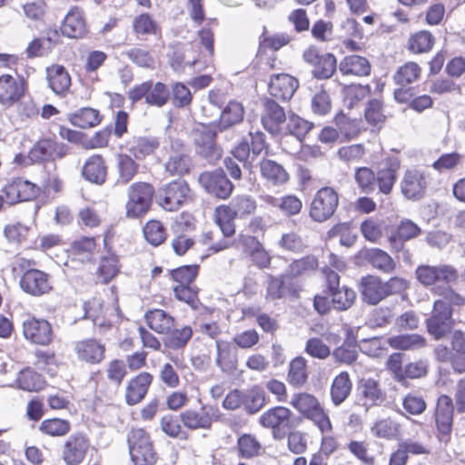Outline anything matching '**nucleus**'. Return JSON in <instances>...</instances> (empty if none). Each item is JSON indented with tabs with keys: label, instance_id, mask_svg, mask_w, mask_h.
I'll return each instance as SVG.
<instances>
[{
	"label": "nucleus",
	"instance_id": "58",
	"mask_svg": "<svg viewBox=\"0 0 465 465\" xmlns=\"http://www.w3.org/2000/svg\"><path fill=\"white\" fill-rule=\"evenodd\" d=\"M229 209L220 205L215 209L216 223L220 227L223 236L229 238L235 233V223L236 219Z\"/></svg>",
	"mask_w": 465,
	"mask_h": 465
},
{
	"label": "nucleus",
	"instance_id": "47",
	"mask_svg": "<svg viewBox=\"0 0 465 465\" xmlns=\"http://www.w3.org/2000/svg\"><path fill=\"white\" fill-rule=\"evenodd\" d=\"M217 355L215 362L223 371H232L235 368V355L230 345L222 341H216Z\"/></svg>",
	"mask_w": 465,
	"mask_h": 465
},
{
	"label": "nucleus",
	"instance_id": "27",
	"mask_svg": "<svg viewBox=\"0 0 465 465\" xmlns=\"http://www.w3.org/2000/svg\"><path fill=\"white\" fill-rule=\"evenodd\" d=\"M360 291L363 302L375 305L386 298L384 283L381 278L373 275L362 277Z\"/></svg>",
	"mask_w": 465,
	"mask_h": 465
},
{
	"label": "nucleus",
	"instance_id": "1",
	"mask_svg": "<svg viewBox=\"0 0 465 465\" xmlns=\"http://www.w3.org/2000/svg\"><path fill=\"white\" fill-rule=\"evenodd\" d=\"M215 124H200L192 131V137L195 153L207 161L215 164L223 156V148L216 141L217 134L220 132Z\"/></svg>",
	"mask_w": 465,
	"mask_h": 465
},
{
	"label": "nucleus",
	"instance_id": "8",
	"mask_svg": "<svg viewBox=\"0 0 465 465\" xmlns=\"http://www.w3.org/2000/svg\"><path fill=\"white\" fill-rule=\"evenodd\" d=\"M415 274L417 280L422 285H437L435 292L439 286L449 285L458 278L457 270L449 264L439 266L420 265L416 269Z\"/></svg>",
	"mask_w": 465,
	"mask_h": 465
},
{
	"label": "nucleus",
	"instance_id": "35",
	"mask_svg": "<svg viewBox=\"0 0 465 465\" xmlns=\"http://www.w3.org/2000/svg\"><path fill=\"white\" fill-rule=\"evenodd\" d=\"M117 184L125 185L138 173L139 164L128 154L120 153L116 158Z\"/></svg>",
	"mask_w": 465,
	"mask_h": 465
},
{
	"label": "nucleus",
	"instance_id": "21",
	"mask_svg": "<svg viewBox=\"0 0 465 465\" xmlns=\"http://www.w3.org/2000/svg\"><path fill=\"white\" fill-rule=\"evenodd\" d=\"M358 391L362 405L367 409L381 406L386 401V391L379 381L373 378H362L358 384Z\"/></svg>",
	"mask_w": 465,
	"mask_h": 465
},
{
	"label": "nucleus",
	"instance_id": "18",
	"mask_svg": "<svg viewBox=\"0 0 465 465\" xmlns=\"http://www.w3.org/2000/svg\"><path fill=\"white\" fill-rule=\"evenodd\" d=\"M19 284L25 293L35 297L48 293L52 289L50 275L38 269L25 272Z\"/></svg>",
	"mask_w": 465,
	"mask_h": 465
},
{
	"label": "nucleus",
	"instance_id": "17",
	"mask_svg": "<svg viewBox=\"0 0 465 465\" xmlns=\"http://www.w3.org/2000/svg\"><path fill=\"white\" fill-rule=\"evenodd\" d=\"M90 447L91 443L86 435L72 434L63 446L62 459L66 465H79L84 460Z\"/></svg>",
	"mask_w": 465,
	"mask_h": 465
},
{
	"label": "nucleus",
	"instance_id": "43",
	"mask_svg": "<svg viewBox=\"0 0 465 465\" xmlns=\"http://www.w3.org/2000/svg\"><path fill=\"white\" fill-rule=\"evenodd\" d=\"M120 271L118 256L114 253H109L100 259L97 274L102 282L107 283L114 279Z\"/></svg>",
	"mask_w": 465,
	"mask_h": 465
},
{
	"label": "nucleus",
	"instance_id": "61",
	"mask_svg": "<svg viewBox=\"0 0 465 465\" xmlns=\"http://www.w3.org/2000/svg\"><path fill=\"white\" fill-rule=\"evenodd\" d=\"M354 179L362 193L368 194L375 190L376 174L371 168H356Z\"/></svg>",
	"mask_w": 465,
	"mask_h": 465
},
{
	"label": "nucleus",
	"instance_id": "31",
	"mask_svg": "<svg viewBox=\"0 0 465 465\" xmlns=\"http://www.w3.org/2000/svg\"><path fill=\"white\" fill-rule=\"evenodd\" d=\"M339 70L343 75L367 76L370 75L371 65L370 61L361 55L345 56L339 64Z\"/></svg>",
	"mask_w": 465,
	"mask_h": 465
},
{
	"label": "nucleus",
	"instance_id": "24",
	"mask_svg": "<svg viewBox=\"0 0 465 465\" xmlns=\"http://www.w3.org/2000/svg\"><path fill=\"white\" fill-rule=\"evenodd\" d=\"M264 113L262 116V124L266 131L272 134L281 133V124L286 121L284 109L275 101L266 98L263 102Z\"/></svg>",
	"mask_w": 465,
	"mask_h": 465
},
{
	"label": "nucleus",
	"instance_id": "4",
	"mask_svg": "<svg viewBox=\"0 0 465 465\" xmlns=\"http://www.w3.org/2000/svg\"><path fill=\"white\" fill-rule=\"evenodd\" d=\"M191 199V189L184 180H174L158 189L157 203L166 211L179 210Z\"/></svg>",
	"mask_w": 465,
	"mask_h": 465
},
{
	"label": "nucleus",
	"instance_id": "40",
	"mask_svg": "<svg viewBox=\"0 0 465 465\" xmlns=\"http://www.w3.org/2000/svg\"><path fill=\"white\" fill-rule=\"evenodd\" d=\"M365 259L372 267L384 273H391L396 267L393 259L386 252L378 248L367 250Z\"/></svg>",
	"mask_w": 465,
	"mask_h": 465
},
{
	"label": "nucleus",
	"instance_id": "10",
	"mask_svg": "<svg viewBox=\"0 0 465 465\" xmlns=\"http://www.w3.org/2000/svg\"><path fill=\"white\" fill-rule=\"evenodd\" d=\"M453 324L452 310L449 304L442 300L435 301L431 316L427 320L428 332L435 340H440L451 331Z\"/></svg>",
	"mask_w": 465,
	"mask_h": 465
},
{
	"label": "nucleus",
	"instance_id": "32",
	"mask_svg": "<svg viewBox=\"0 0 465 465\" xmlns=\"http://www.w3.org/2000/svg\"><path fill=\"white\" fill-rule=\"evenodd\" d=\"M49 87L58 95L65 94L71 86V77L64 66L53 64L46 69Z\"/></svg>",
	"mask_w": 465,
	"mask_h": 465
},
{
	"label": "nucleus",
	"instance_id": "37",
	"mask_svg": "<svg viewBox=\"0 0 465 465\" xmlns=\"http://www.w3.org/2000/svg\"><path fill=\"white\" fill-rule=\"evenodd\" d=\"M223 206L229 209L236 219H242L255 212L257 203L252 196L242 194L235 196L228 205Z\"/></svg>",
	"mask_w": 465,
	"mask_h": 465
},
{
	"label": "nucleus",
	"instance_id": "41",
	"mask_svg": "<svg viewBox=\"0 0 465 465\" xmlns=\"http://www.w3.org/2000/svg\"><path fill=\"white\" fill-rule=\"evenodd\" d=\"M388 343L391 348L396 350L411 351L424 347L426 345V340L423 336L417 333L401 334L390 337Z\"/></svg>",
	"mask_w": 465,
	"mask_h": 465
},
{
	"label": "nucleus",
	"instance_id": "5",
	"mask_svg": "<svg viewBox=\"0 0 465 465\" xmlns=\"http://www.w3.org/2000/svg\"><path fill=\"white\" fill-rule=\"evenodd\" d=\"M338 205V193L332 187H322L313 196L309 215L314 222H326L334 214Z\"/></svg>",
	"mask_w": 465,
	"mask_h": 465
},
{
	"label": "nucleus",
	"instance_id": "3",
	"mask_svg": "<svg viewBox=\"0 0 465 465\" xmlns=\"http://www.w3.org/2000/svg\"><path fill=\"white\" fill-rule=\"evenodd\" d=\"M154 195L153 186L145 182L132 183L127 189L125 216L129 219L143 217L149 210Z\"/></svg>",
	"mask_w": 465,
	"mask_h": 465
},
{
	"label": "nucleus",
	"instance_id": "16",
	"mask_svg": "<svg viewBox=\"0 0 465 465\" xmlns=\"http://www.w3.org/2000/svg\"><path fill=\"white\" fill-rule=\"evenodd\" d=\"M5 199L9 204L31 201L39 194V188L21 177H15L6 182L2 189Z\"/></svg>",
	"mask_w": 465,
	"mask_h": 465
},
{
	"label": "nucleus",
	"instance_id": "48",
	"mask_svg": "<svg viewBox=\"0 0 465 465\" xmlns=\"http://www.w3.org/2000/svg\"><path fill=\"white\" fill-rule=\"evenodd\" d=\"M237 448L241 458L250 459L259 455L262 445L255 436L243 434L237 440Z\"/></svg>",
	"mask_w": 465,
	"mask_h": 465
},
{
	"label": "nucleus",
	"instance_id": "42",
	"mask_svg": "<svg viewBox=\"0 0 465 465\" xmlns=\"http://www.w3.org/2000/svg\"><path fill=\"white\" fill-rule=\"evenodd\" d=\"M160 145L155 137H134L130 143L129 152L136 159H143L152 154Z\"/></svg>",
	"mask_w": 465,
	"mask_h": 465
},
{
	"label": "nucleus",
	"instance_id": "13",
	"mask_svg": "<svg viewBox=\"0 0 465 465\" xmlns=\"http://www.w3.org/2000/svg\"><path fill=\"white\" fill-rule=\"evenodd\" d=\"M429 183L430 177L425 172L408 169L401 181V192L406 199L418 201L424 197Z\"/></svg>",
	"mask_w": 465,
	"mask_h": 465
},
{
	"label": "nucleus",
	"instance_id": "7",
	"mask_svg": "<svg viewBox=\"0 0 465 465\" xmlns=\"http://www.w3.org/2000/svg\"><path fill=\"white\" fill-rule=\"evenodd\" d=\"M179 417L183 425L189 430H210L213 423L220 420L221 412L217 406L204 404L198 409H186Z\"/></svg>",
	"mask_w": 465,
	"mask_h": 465
},
{
	"label": "nucleus",
	"instance_id": "56",
	"mask_svg": "<svg viewBox=\"0 0 465 465\" xmlns=\"http://www.w3.org/2000/svg\"><path fill=\"white\" fill-rule=\"evenodd\" d=\"M133 28L136 35H156L160 26L153 16L148 13L137 15L133 21Z\"/></svg>",
	"mask_w": 465,
	"mask_h": 465
},
{
	"label": "nucleus",
	"instance_id": "12",
	"mask_svg": "<svg viewBox=\"0 0 465 465\" xmlns=\"http://www.w3.org/2000/svg\"><path fill=\"white\" fill-rule=\"evenodd\" d=\"M198 182L209 194L222 200L229 198L233 190V184L222 169L202 173Z\"/></svg>",
	"mask_w": 465,
	"mask_h": 465
},
{
	"label": "nucleus",
	"instance_id": "46",
	"mask_svg": "<svg viewBox=\"0 0 465 465\" xmlns=\"http://www.w3.org/2000/svg\"><path fill=\"white\" fill-rule=\"evenodd\" d=\"M265 404L264 391L259 387H253L243 391L242 408L248 414L258 412Z\"/></svg>",
	"mask_w": 465,
	"mask_h": 465
},
{
	"label": "nucleus",
	"instance_id": "55",
	"mask_svg": "<svg viewBox=\"0 0 465 465\" xmlns=\"http://www.w3.org/2000/svg\"><path fill=\"white\" fill-rule=\"evenodd\" d=\"M318 267V260L313 255L304 256L301 259L294 260L286 271L290 274L291 279L314 271Z\"/></svg>",
	"mask_w": 465,
	"mask_h": 465
},
{
	"label": "nucleus",
	"instance_id": "23",
	"mask_svg": "<svg viewBox=\"0 0 465 465\" xmlns=\"http://www.w3.org/2000/svg\"><path fill=\"white\" fill-rule=\"evenodd\" d=\"M61 32L69 38H82L87 32L84 12L79 7H73L64 16L61 25Z\"/></svg>",
	"mask_w": 465,
	"mask_h": 465
},
{
	"label": "nucleus",
	"instance_id": "57",
	"mask_svg": "<svg viewBox=\"0 0 465 465\" xmlns=\"http://www.w3.org/2000/svg\"><path fill=\"white\" fill-rule=\"evenodd\" d=\"M170 91L168 87L161 83H153L151 81L148 96H146V104L157 107H162L168 102Z\"/></svg>",
	"mask_w": 465,
	"mask_h": 465
},
{
	"label": "nucleus",
	"instance_id": "36",
	"mask_svg": "<svg viewBox=\"0 0 465 465\" xmlns=\"http://www.w3.org/2000/svg\"><path fill=\"white\" fill-rule=\"evenodd\" d=\"M352 383L347 372L342 371L332 381L331 386V401L335 406L341 405L351 394Z\"/></svg>",
	"mask_w": 465,
	"mask_h": 465
},
{
	"label": "nucleus",
	"instance_id": "19",
	"mask_svg": "<svg viewBox=\"0 0 465 465\" xmlns=\"http://www.w3.org/2000/svg\"><path fill=\"white\" fill-rule=\"evenodd\" d=\"M26 89V82L23 77H14L10 74L0 76V104L10 107L20 101Z\"/></svg>",
	"mask_w": 465,
	"mask_h": 465
},
{
	"label": "nucleus",
	"instance_id": "53",
	"mask_svg": "<svg viewBox=\"0 0 465 465\" xmlns=\"http://www.w3.org/2000/svg\"><path fill=\"white\" fill-rule=\"evenodd\" d=\"M29 232V227L20 222L8 223L4 228V235L7 242L15 246H20Z\"/></svg>",
	"mask_w": 465,
	"mask_h": 465
},
{
	"label": "nucleus",
	"instance_id": "28",
	"mask_svg": "<svg viewBox=\"0 0 465 465\" xmlns=\"http://www.w3.org/2000/svg\"><path fill=\"white\" fill-rule=\"evenodd\" d=\"M153 381V376L146 371L139 373L133 378L127 385L125 399L129 405L139 403L146 395Z\"/></svg>",
	"mask_w": 465,
	"mask_h": 465
},
{
	"label": "nucleus",
	"instance_id": "34",
	"mask_svg": "<svg viewBox=\"0 0 465 465\" xmlns=\"http://www.w3.org/2000/svg\"><path fill=\"white\" fill-rule=\"evenodd\" d=\"M308 377L307 361L302 356L292 359L289 363L288 383L293 388H302L307 382Z\"/></svg>",
	"mask_w": 465,
	"mask_h": 465
},
{
	"label": "nucleus",
	"instance_id": "6",
	"mask_svg": "<svg viewBox=\"0 0 465 465\" xmlns=\"http://www.w3.org/2000/svg\"><path fill=\"white\" fill-rule=\"evenodd\" d=\"M190 150L180 139L170 138L169 156L164 163L165 171L170 175L183 176L193 168Z\"/></svg>",
	"mask_w": 465,
	"mask_h": 465
},
{
	"label": "nucleus",
	"instance_id": "63",
	"mask_svg": "<svg viewBox=\"0 0 465 465\" xmlns=\"http://www.w3.org/2000/svg\"><path fill=\"white\" fill-rule=\"evenodd\" d=\"M291 404L305 417L320 405L314 396L306 392L294 394L292 398Z\"/></svg>",
	"mask_w": 465,
	"mask_h": 465
},
{
	"label": "nucleus",
	"instance_id": "50",
	"mask_svg": "<svg viewBox=\"0 0 465 465\" xmlns=\"http://www.w3.org/2000/svg\"><path fill=\"white\" fill-rule=\"evenodd\" d=\"M434 45V36L429 31H420L409 39V49L414 54L429 52Z\"/></svg>",
	"mask_w": 465,
	"mask_h": 465
},
{
	"label": "nucleus",
	"instance_id": "64",
	"mask_svg": "<svg viewBox=\"0 0 465 465\" xmlns=\"http://www.w3.org/2000/svg\"><path fill=\"white\" fill-rule=\"evenodd\" d=\"M399 431L400 424L390 418L380 420L371 427V432L379 438L393 439Z\"/></svg>",
	"mask_w": 465,
	"mask_h": 465
},
{
	"label": "nucleus",
	"instance_id": "44",
	"mask_svg": "<svg viewBox=\"0 0 465 465\" xmlns=\"http://www.w3.org/2000/svg\"><path fill=\"white\" fill-rule=\"evenodd\" d=\"M165 333L167 334L164 339L165 346L172 350H179L186 346L193 332V329L186 325L180 329H171Z\"/></svg>",
	"mask_w": 465,
	"mask_h": 465
},
{
	"label": "nucleus",
	"instance_id": "14",
	"mask_svg": "<svg viewBox=\"0 0 465 465\" xmlns=\"http://www.w3.org/2000/svg\"><path fill=\"white\" fill-rule=\"evenodd\" d=\"M68 153V147L52 138H43L35 143L28 153L32 163L45 161H55L64 158Z\"/></svg>",
	"mask_w": 465,
	"mask_h": 465
},
{
	"label": "nucleus",
	"instance_id": "15",
	"mask_svg": "<svg viewBox=\"0 0 465 465\" xmlns=\"http://www.w3.org/2000/svg\"><path fill=\"white\" fill-rule=\"evenodd\" d=\"M300 290L299 284L291 279L290 274L286 272L279 276L269 274L267 277L265 299L272 302L287 297L296 298Z\"/></svg>",
	"mask_w": 465,
	"mask_h": 465
},
{
	"label": "nucleus",
	"instance_id": "49",
	"mask_svg": "<svg viewBox=\"0 0 465 465\" xmlns=\"http://www.w3.org/2000/svg\"><path fill=\"white\" fill-rule=\"evenodd\" d=\"M145 240L153 246L162 244L167 236L166 229L163 223L156 220H151L143 226Z\"/></svg>",
	"mask_w": 465,
	"mask_h": 465
},
{
	"label": "nucleus",
	"instance_id": "33",
	"mask_svg": "<svg viewBox=\"0 0 465 465\" xmlns=\"http://www.w3.org/2000/svg\"><path fill=\"white\" fill-rule=\"evenodd\" d=\"M260 172L262 178L273 185L285 183L289 174L282 164L271 159H262L260 163Z\"/></svg>",
	"mask_w": 465,
	"mask_h": 465
},
{
	"label": "nucleus",
	"instance_id": "2",
	"mask_svg": "<svg viewBox=\"0 0 465 465\" xmlns=\"http://www.w3.org/2000/svg\"><path fill=\"white\" fill-rule=\"evenodd\" d=\"M132 460L135 465H153L157 453L149 433L141 428H133L127 435Z\"/></svg>",
	"mask_w": 465,
	"mask_h": 465
},
{
	"label": "nucleus",
	"instance_id": "60",
	"mask_svg": "<svg viewBox=\"0 0 465 465\" xmlns=\"http://www.w3.org/2000/svg\"><path fill=\"white\" fill-rule=\"evenodd\" d=\"M403 410L410 415H420L427 408L423 396L416 391L407 393L402 398Z\"/></svg>",
	"mask_w": 465,
	"mask_h": 465
},
{
	"label": "nucleus",
	"instance_id": "20",
	"mask_svg": "<svg viewBox=\"0 0 465 465\" xmlns=\"http://www.w3.org/2000/svg\"><path fill=\"white\" fill-rule=\"evenodd\" d=\"M23 333L26 340L40 345L49 344L53 338L50 323L45 320L35 317L24 321Z\"/></svg>",
	"mask_w": 465,
	"mask_h": 465
},
{
	"label": "nucleus",
	"instance_id": "29",
	"mask_svg": "<svg viewBox=\"0 0 465 465\" xmlns=\"http://www.w3.org/2000/svg\"><path fill=\"white\" fill-rule=\"evenodd\" d=\"M84 178L93 183L102 185L107 177V166L101 154H93L84 163L82 170Z\"/></svg>",
	"mask_w": 465,
	"mask_h": 465
},
{
	"label": "nucleus",
	"instance_id": "25",
	"mask_svg": "<svg viewBox=\"0 0 465 465\" xmlns=\"http://www.w3.org/2000/svg\"><path fill=\"white\" fill-rule=\"evenodd\" d=\"M401 162L397 157H389L385 159L382 166L376 173V181L379 191L383 194H390L397 180V173L400 169Z\"/></svg>",
	"mask_w": 465,
	"mask_h": 465
},
{
	"label": "nucleus",
	"instance_id": "22",
	"mask_svg": "<svg viewBox=\"0 0 465 465\" xmlns=\"http://www.w3.org/2000/svg\"><path fill=\"white\" fill-rule=\"evenodd\" d=\"M298 85V81L290 74H278L271 77L268 91L276 99L287 101L292 97Z\"/></svg>",
	"mask_w": 465,
	"mask_h": 465
},
{
	"label": "nucleus",
	"instance_id": "9",
	"mask_svg": "<svg viewBox=\"0 0 465 465\" xmlns=\"http://www.w3.org/2000/svg\"><path fill=\"white\" fill-rule=\"evenodd\" d=\"M292 412L283 406L270 408L259 418L261 426L271 429L275 439L283 438L292 425Z\"/></svg>",
	"mask_w": 465,
	"mask_h": 465
},
{
	"label": "nucleus",
	"instance_id": "38",
	"mask_svg": "<svg viewBox=\"0 0 465 465\" xmlns=\"http://www.w3.org/2000/svg\"><path fill=\"white\" fill-rule=\"evenodd\" d=\"M144 318L148 326L158 333L168 332L174 325V319L160 309L149 311Z\"/></svg>",
	"mask_w": 465,
	"mask_h": 465
},
{
	"label": "nucleus",
	"instance_id": "52",
	"mask_svg": "<svg viewBox=\"0 0 465 465\" xmlns=\"http://www.w3.org/2000/svg\"><path fill=\"white\" fill-rule=\"evenodd\" d=\"M70 429L68 420L57 418L44 420L39 426L41 432L52 437L64 436L70 431Z\"/></svg>",
	"mask_w": 465,
	"mask_h": 465
},
{
	"label": "nucleus",
	"instance_id": "26",
	"mask_svg": "<svg viewBox=\"0 0 465 465\" xmlns=\"http://www.w3.org/2000/svg\"><path fill=\"white\" fill-rule=\"evenodd\" d=\"M74 351L80 361L97 364L104 359L105 347L94 339H86L77 341Z\"/></svg>",
	"mask_w": 465,
	"mask_h": 465
},
{
	"label": "nucleus",
	"instance_id": "11",
	"mask_svg": "<svg viewBox=\"0 0 465 465\" xmlns=\"http://www.w3.org/2000/svg\"><path fill=\"white\" fill-rule=\"evenodd\" d=\"M454 405L452 399L441 394L437 399L434 419L438 430V438L440 441L448 443L450 440L452 430Z\"/></svg>",
	"mask_w": 465,
	"mask_h": 465
},
{
	"label": "nucleus",
	"instance_id": "54",
	"mask_svg": "<svg viewBox=\"0 0 465 465\" xmlns=\"http://www.w3.org/2000/svg\"><path fill=\"white\" fill-rule=\"evenodd\" d=\"M331 296V303L336 310L349 309L355 301V292L348 287H341L329 292Z\"/></svg>",
	"mask_w": 465,
	"mask_h": 465
},
{
	"label": "nucleus",
	"instance_id": "51",
	"mask_svg": "<svg viewBox=\"0 0 465 465\" xmlns=\"http://www.w3.org/2000/svg\"><path fill=\"white\" fill-rule=\"evenodd\" d=\"M371 92V87L362 84H349L342 88L343 100L349 108H352L363 100Z\"/></svg>",
	"mask_w": 465,
	"mask_h": 465
},
{
	"label": "nucleus",
	"instance_id": "30",
	"mask_svg": "<svg viewBox=\"0 0 465 465\" xmlns=\"http://www.w3.org/2000/svg\"><path fill=\"white\" fill-rule=\"evenodd\" d=\"M243 116L242 104L236 101H230L221 112L219 120L213 121L212 124H215L220 132H223L242 122Z\"/></svg>",
	"mask_w": 465,
	"mask_h": 465
},
{
	"label": "nucleus",
	"instance_id": "45",
	"mask_svg": "<svg viewBox=\"0 0 465 465\" xmlns=\"http://www.w3.org/2000/svg\"><path fill=\"white\" fill-rule=\"evenodd\" d=\"M421 68L414 62H407L398 68L393 75L394 83L404 86L417 81L420 75Z\"/></svg>",
	"mask_w": 465,
	"mask_h": 465
},
{
	"label": "nucleus",
	"instance_id": "62",
	"mask_svg": "<svg viewBox=\"0 0 465 465\" xmlns=\"http://www.w3.org/2000/svg\"><path fill=\"white\" fill-rule=\"evenodd\" d=\"M17 383L20 389L28 391H38L43 386V380L40 374L31 369L21 371L17 377Z\"/></svg>",
	"mask_w": 465,
	"mask_h": 465
},
{
	"label": "nucleus",
	"instance_id": "59",
	"mask_svg": "<svg viewBox=\"0 0 465 465\" xmlns=\"http://www.w3.org/2000/svg\"><path fill=\"white\" fill-rule=\"evenodd\" d=\"M336 68V57L332 54H325L321 55L319 62L314 66L312 74L318 79H328L332 76Z\"/></svg>",
	"mask_w": 465,
	"mask_h": 465
},
{
	"label": "nucleus",
	"instance_id": "39",
	"mask_svg": "<svg viewBox=\"0 0 465 465\" xmlns=\"http://www.w3.org/2000/svg\"><path fill=\"white\" fill-rule=\"evenodd\" d=\"M103 116L100 112L91 107H83L70 114L69 120L74 126L86 129L98 125Z\"/></svg>",
	"mask_w": 465,
	"mask_h": 465
}]
</instances>
